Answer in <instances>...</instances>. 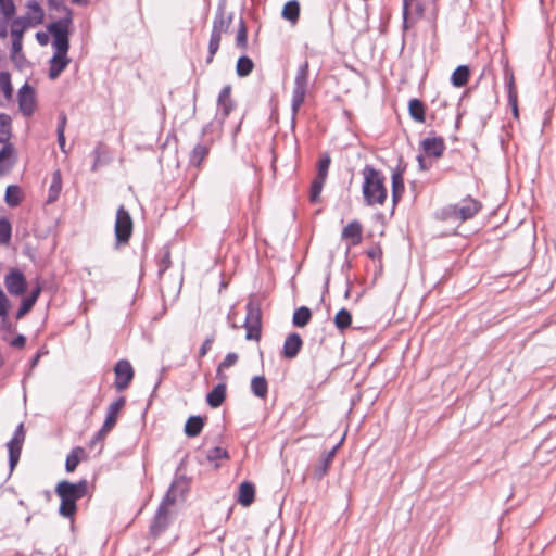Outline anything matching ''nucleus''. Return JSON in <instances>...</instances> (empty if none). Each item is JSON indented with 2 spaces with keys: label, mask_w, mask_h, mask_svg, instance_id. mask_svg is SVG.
Listing matches in <instances>:
<instances>
[{
  "label": "nucleus",
  "mask_w": 556,
  "mask_h": 556,
  "mask_svg": "<svg viewBox=\"0 0 556 556\" xmlns=\"http://www.w3.org/2000/svg\"><path fill=\"white\" fill-rule=\"evenodd\" d=\"M312 318V312L306 306L296 308L292 316V323L295 327H305Z\"/></svg>",
  "instance_id": "c85d7f7f"
},
{
  "label": "nucleus",
  "mask_w": 556,
  "mask_h": 556,
  "mask_svg": "<svg viewBox=\"0 0 556 556\" xmlns=\"http://www.w3.org/2000/svg\"><path fill=\"white\" fill-rule=\"evenodd\" d=\"M293 455H294V454H280V456H281V460H282V466H283L285 471H286L287 473H289V472H290V467H289V465H288L289 457H292Z\"/></svg>",
  "instance_id": "680f3d73"
},
{
  "label": "nucleus",
  "mask_w": 556,
  "mask_h": 556,
  "mask_svg": "<svg viewBox=\"0 0 556 556\" xmlns=\"http://www.w3.org/2000/svg\"><path fill=\"white\" fill-rule=\"evenodd\" d=\"M336 455L337 454H324V457H321L318 464L313 468V479L320 481L327 475Z\"/></svg>",
  "instance_id": "4be33fe9"
},
{
  "label": "nucleus",
  "mask_w": 556,
  "mask_h": 556,
  "mask_svg": "<svg viewBox=\"0 0 556 556\" xmlns=\"http://www.w3.org/2000/svg\"><path fill=\"white\" fill-rule=\"evenodd\" d=\"M25 343H26V338L25 336L23 334H18L16 336L11 342V346L13 348H16V349H23L25 346Z\"/></svg>",
  "instance_id": "5fc2aeb1"
},
{
  "label": "nucleus",
  "mask_w": 556,
  "mask_h": 556,
  "mask_svg": "<svg viewBox=\"0 0 556 556\" xmlns=\"http://www.w3.org/2000/svg\"><path fill=\"white\" fill-rule=\"evenodd\" d=\"M10 137V124L2 121L0 125V142H5Z\"/></svg>",
  "instance_id": "864d4df0"
},
{
  "label": "nucleus",
  "mask_w": 556,
  "mask_h": 556,
  "mask_svg": "<svg viewBox=\"0 0 556 556\" xmlns=\"http://www.w3.org/2000/svg\"><path fill=\"white\" fill-rule=\"evenodd\" d=\"M24 440V426L23 424H20L14 432L13 438L7 443L8 452H21Z\"/></svg>",
  "instance_id": "cd10ccee"
},
{
  "label": "nucleus",
  "mask_w": 556,
  "mask_h": 556,
  "mask_svg": "<svg viewBox=\"0 0 556 556\" xmlns=\"http://www.w3.org/2000/svg\"><path fill=\"white\" fill-rule=\"evenodd\" d=\"M308 70L309 64L308 61H304L298 68L296 75L294 77V87L292 90V101H291V110H292V118H295L300 108L305 101L307 86H308Z\"/></svg>",
  "instance_id": "39448f33"
},
{
  "label": "nucleus",
  "mask_w": 556,
  "mask_h": 556,
  "mask_svg": "<svg viewBox=\"0 0 556 556\" xmlns=\"http://www.w3.org/2000/svg\"><path fill=\"white\" fill-rule=\"evenodd\" d=\"M247 315L244 320L245 339L258 341L261 338V318L262 312L257 303L249 301L247 303Z\"/></svg>",
  "instance_id": "423d86ee"
},
{
  "label": "nucleus",
  "mask_w": 556,
  "mask_h": 556,
  "mask_svg": "<svg viewBox=\"0 0 556 556\" xmlns=\"http://www.w3.org/2000/svg\"><path fill=\"white\" fill-rule=\"evenodd\" d=\"M114 232L118 244L127 243L131 237L132 219L129 212L124 207V205H121L117 208Z\"/></svg>",
  "instance_id": "0eeeda50"
},
{
  "label": "nucleus",
  "mask_w": 556,
  "mask_h": 556,
  "mask_svg": "<svg viewBox=\"0 0 556 556\" xmlns=\"http://www.w3.org/2000/svg\"><path fill=\"white\" fill-rule=\"evenodd\" d=\"M28 27H30V26L28 24H26L23 20H21L20 17L15 18L12 23V28H11L12 39H21L22 40L23 34Z\"/></svg>",
  "instance_id": "ea45409f"
},
{
  "label": "nucleus",
  "mask_w": 556,
  "mask_h": 556,
  "mask_svg": "<svg viewBox=\"0 0 556 556\" xmlns=\"http://www.w3.org/2000/svg\"><path fill=\"white\" fill-rule=\"evenodd\" d=\"M36 38H37L38 42L42 46L48 43V35L45 33H37Z\"/></svg>",
  "instance_id": "0e129e2a"
},
{
  "label": "nucleus",
  "mask_w": 556,
  "mask_h": 556,
  "mask_svg": "<svg viewBox=\"0 0 556 556\" xmlns=\"http://www.w3.org/2000/svg\"><path fill=\"white\" fill-rule=\"evenodd\" d=\"M8 291L13 295H22L25 293L27 283L26 279L20 270H12L7 275L4 280Z\"/></svg>",
  "instance_id": "ddd939ff"
},
{
  "label": "nucleus",
  "mask_w": 556,
  "mask_h": 556,
  "mask_svg": "<svg viewBox=\"0 0 556 556\" xmlns=\"http://www.w3.org/2000/svg\"><path fill=\"white\" fill-rule=\"evenodd\" d=\"M506 86L508 99L514 101V98L517 97V89L515 86L514 75L511 73L506 74Z\"/></svg>",
  "instance_id": "09e8293b"
},
{
  "label": "nucleus",
  "mask_w": 556,
  "mask_h": 556,
  "mask_svg": "<svg viewBox=\"0 0 556 556\" xmlns=\"http://www.w3.org/2000/svg\"><path fill=\"white\" fill-rule=\"evenodd\" d=\"M404 179L401 170L392 173V201L395 206L404 193Z\"/></svg>",
  "instance_id": "b1692460"
},
{
  "label": "nucleus",
  "mask_w": 556,
  "mask_h": 556,
  "mask_svg": "<svg viewBox=\"0 0 556 556\" xmlns=\"http://www.w3.org/2000/svg\"><path fill=\"white\" fill-rule=\"evenodd\" d=\"M206 459L210 462L219 459H230V454H206Z\"/></svg>",
  "instance_id": "bf43d9fd"
},
{
  "label": "nucleus",
  "mask_w": 556,
  "mask_h": 556,
  "mask_svg": "<svg viewBox=\"0 0 556 556\" xmlns=\"http://www.w3.org/2000/svg\"><path fill=\"white\" fill-rule=\"evenodd\" d=\"M71 60L67 58V53H60L54 51L53 56L50 60L49 78L54 80L67 67Z\"/></svg>",
  "instance_id": "f3484780"
},
{
  "label": "nucleus",
  "mask_w": 556,
  "mask_h": 556,
  "mask_svg": "<svg viewBox=\"0 0 556 556\" xmlns=\"http://www.w3.org/2000/svg\"><path fill=\"white\" fill-rule=\"evenodd\" d=\"M62 189V180L60 172H55L52 177V182L49 189L48 202H53L58 199Z\"/></svg>",
  "instance_id": "c9c22d12"
},
{
  "label": "nucleus",
  "mask_w": 556,
  "mask_h": 556,
  "mask_svg": "<svg viewBox=\"0 0 556 556\" xmlns=\"http://www.w3.org/2000/svg\"><path fill=\"white\" fill-rule=\"evenodd\" d=\"M508 103L511 106L513 114L515 117H518V103H517V97L514 98V101L511 99H508Z\"/></svg>",
  "instance_id": "e2e57ef3"
},
{
  "label": "nucleus",
  "mask_w": 556,
  "mask_h": 556,
  "mask_svg": "<svg viewBox=\"0 0 556 556\" xmlns=\"http://www.w3.org/2000/svg\"><path fill=\"white\" fill-rule=\"evenodd\" d=\"M226 399V384L224 382L218 383L213 388L211 392L206 395L207 404L213 407H219Z\"/></svg>",
  "instance_id": "5701e85b"
},
{
  "label": "nucleus",
  "mask_w": 556,
  "mask_h": 556,
  "mask_svg": "<svg viewBox=\"0 0 556 556\" xmlns=\"http://www.w3.org/2000/svg\"><path fill=\"white\" fill-rule=\"evenodd\" d=\"M251 391L260 399H265L267 396L268 383L264 376H255L252 378Z\"/></svg>",
  "instance_id": "a878e982"
},
{
  "label": "nucleus",
  "mask_w": 556,
  "mask_h": 556,
  "mask_svg": "<svg viewBox=\"0 0 556 556\" xmlns=\"http://www.w3.org/2000/svg\"><path fill=\"white\" fill-rule=\"evenodd\" d=\"M125 403H126L125 397L119 396L118 399H116L114 402H112L109 405L104 424H103L102 428L100 429V431L98 432L99 437L106 434L115 426V424L117 421V416H118L119 412L122 410V408L125 406Z\"/></svg>",
  "instance_id": "9b49d317"
},
{
  "label": "nucleus",
  "mask_w": 556,
  "mask_h": 556,
  "mask_svg": "<svg viewBox=\"0 0 556 556\" xmlns=\"http://www.w3.org/2000/svg\"><path fill=\"white\" fill-rule=\"evenodd\" d=\"M469 79V68L466 65L458 66L452 74L451 81L455 87H463Z\"/></svg>",
  "instance_id": "7c9ffc66"
},
{
  "label": "nucleus",
  "mask_w": 556,
  "mask_h": 556,
  "mask_svg": "<svg viewBox=\"0 0 556 556\" xmlns=\"http://www.w3.org/2000/svg\"><path fill=\"white\" fill-rule=\"evenodd\" d=\"M237 361L238 354L233 352L228 353L223 359V362L218 365L217 375H219L223 369L233 366L237 363Z\"/></svg>",
  "instance_id": "49530a36"
},
{
  "label": "nucleus",
  "mask_w": 556,
  "mask_h": 556,
  "mask_svg": "<svg viewBox=\"0 0 556 556\" xmlns=\"http://www.w3.org/2000/svg\"><path fill=\"white\" fill-rule=\"evenodd\" d=\"M0 10L5 18H11L15 13V5L12 0H0Z\"/></svg>",
  "instance_id": "de8ad7c7"
},
{
  "label": "nucleus",
  "mask_w": 556,
  "mask_h": 556,
  "mask_svg": "<svg viewBox=\"0 0 556 556\" xmlns=\"http://www.w3.org/2000/svg\"><path fill=\"white\" fill-rule=\"evenodd\" d=\"M352 324V315L346 308H341L334 316V325L340 331L350 328Z\"/></svg>",
  "instance_id": "473e14b6"
},
{
  "label": "nucleus",
  "mask_w": 556,
  "mask_h": 556,
  "mask_svg": "<svg viewBox=\"0 0 556 556\" xmlns=\"http://www.w3.org/2000/svg\"><path fill=\"white\" fill-rule=\"evenodd\" d=\"M21 454H9V469L12 472L20 462Z\"/></svg>",
  "instance_id": "6e6d98bb"
},
{
  "label": "nucleus",
  "mask_w": 556,
  "mask_h": 556,
  "mask_svg": "<svg viewBox=\"0 0 556 556\" xmlns=\"http://www.w3.org/2000/svg\"><path fill=\"white\" fill-rule=\"evenodd\" d=\"M222 35L211 33V38L208 42V56L206 59L207 63H211L213 61L214 55L219 49Z\"/></svg>",
  "instance_id": "79ce46f5"
},
{
  "label": "nucleus",
  "mask_w": 556,
  "mask_h": 556,
  "mask_svg": "<svg viewBox=\"0 0 556 556\" xmlns=\"http://www.w3.org/2000/svg\"><path fill=\"white\" fill-rule=\"evenodd\" d=\"M417 161H418L420 169L426 170L429 168V166L426 164V160H425L424 155H418Z\"/></svg>",
  "instance_id": "338daca9"
},
{
  "label": "nucleus",
  "mask_w": 556,
  "mask_h": 556,
  "mask_svg": "<svg viewBox=\"0 0 556 556\" xmlns=\"http://www.w3.org/2000/svg\"><path fill=\"white\" fill-rule=\"evenodd\" d=\"M282 17L295 24L300 16V3L296 0L288 1L282 9Z\"/></svg>",
  "instance_id": "bb28decb"
},
{
  "label": "nucleus",
  "mask_w": 556,
  "mask_h": 556,
  "mask_svg": "<svg viewBox=\"0 0 556 556\" xmlns=\"http://www.w3.org/2000/svg\"><path fill=\"white\" fill-rule=\"evenodd\" d=\"M27 11L24 16L20 17L26 24L34 27L42 23L43 10L37 0H29L26 4Z\"/></svg>",
  "instance_id": "2eb2a0df"
},
{
  "label": "nucleus",
  "mask_w": 556,
  "mask_h": 556,
  "mask_svg": "<svg viewBox=\"0 0 556 556\" xmlns=\"http://www.w3.org/2000/svg\"><path fill=\"white\" fill-rule=\"evenodd\" d=\"M35 304L33 302H30L29 300L27 299H24L22 301V304H21V307L18 308L17 313H16V319H21L23 318L26 314H28L30 312V309L33 308Z\"/></svg>",
  "instance_id": "8fccbe9b"
},
{
  "label": "nucleus",
  "mask_w": 556,
  "mask_h": 556,
  "mask_svg": "<svg viewBox=\"0 0 556 556\" xmlns=\"http://www.w3.org/2000/svg\"><path fill=\"white\" fill-rule=\"evenodd\" d=\"M18 105L20 110L23 112L24 115H31L35 110V93L34 89L28 85L25 84L18 92Z\"/></svg>",
  "instance_id": "4468645a"
},
{
  "label": "nucleus",
  "mask_w": 556,
  "mask_h": 556,
  "mask_svg": "<svg viewBox=\"0 0 556 556\" xmlns=\"http://www.w3.org/2000/svg\"><path fill=\"white\" fill-rule=\"evenodd\" d=\"M215 338L214 336H210L207 337L204 342L202 343L200 350H199V357L202 358L204 357L208 351L212 349V345H213V342H214Z\"/></svg>",
  "instance_id": "3c124183"
},
{
  "label": "nucleus",
  "mask_w": 556,
  "mask_h": 556,
  "mask_svg": "<svg viewBox=\"0 0 556 556\" xmlns=\"http://www.w3.org/2000/svg\"><path fill=\"white\" fill-rule=\"evenodd\" d=\"M172 265L170 250L168 247H164L161 250L160 258L157 262L159 275H163Z\"/></svg>",
  "instance_id": "e433bc0d"
},
{
  "label": "nucleus",
  "mask_w": 556,
  "mask_h": 556,
  "mask_svg": "<svg viewBox=\"0 0 556 556\" xmlns=\"http://www.w3.org/2000/svg\"><path fill=\"white\" fill-rule=\"evenodd\" d=\"M115 381L114 387L117 391H123L128 388L134 379V368L126 359L118 361L114 366Z\"/></svg>",
  "instance_id": "1a4fd4ad"
},
{
  "label": "nucleus",
  "mask_w": 556,
  "mask_h": 556,
  "mask_svg": "<svg viewBox=\"0 0 556 556\" xmlns=\"http://www.w3.org/2000/svg\"><path fill=\"white\" fill-rule=\"evenodd\" d=\"M5 202L9 206H16L21 202V191L18 186L10 185L5 190Z\"/></svg>",
  "instance_id": "f704fd0d"
},
{
  "label": "nucleus",
  "mask_w": 556,
  "mask_h": 556,
  "mask_svg": "<svg viewBox=\"0 0 556 556\" xmlns=\"http://www.w3.org/2000/svg\"><path fill=\"white\" fill-rule=\"evenodd\" d=\"M88 493V481L81 479L77 482L62 480L55 486V494L60 497L61 503L59 514L68 519H73L77 513V502L85 497Z\"/></svg>",
  "instance_id": "f257e3e1"
},
{
  "label": "nucleus",
  "mask_w": 556,
  "mask_h": 556,
  "mask_svg": "<svg viewBox=\"0 0 556 556\" xmlns=\"http://www.w3.org/2000/svg\"><path fill=\"white\" fill-rule=\"evenodd\" d=\"M255 500V485L251 481H243L239 484L237 502L249 507Z\"/></svg>",
  "instance_id": "6ab92c4d"
},
{
  "label": "nucleus",
  "mask_w": 556,
  "mask_h": 556,
  "mask_svg": "<svg viewBox=\"0 0 556 556\" xmlns=\"http://www.w3.org/2000/svg\"><path fill=\"white\" fill-rule=\"evenodd\" d=\"M481 206L478 200L467 197L452 207V214L460 220H467L472 218L481 210Z\"/></svg>",
  "instance_id": "9d476101"
},
{
  "label": "nucleus",
  "mask_w": 556,
  "mask_h": 556,
  "mask_svg": "<svg viewBox=\"0 0 556 556\" xmlns=\"http://www.w3.org/2000/svg\"><path fill=\"white\" fill-rule=\"evenodd\" d=\"M415 3V0H404V15H406L409 8H412Z\"/></svg>",
  "instance_id": "774afa93"
},
{
  "label": "nucleus",
  "mask_w": 556,
  "mask_h": 556,
  "mask_svg": "<svg viewBox=\"0 0 556 556\" xmlns=\"http://www.w3.org/2000/svg\"><path fill=\"white\" fill-rule=\"evenodd\" d=\"M409 114L413 119L419 123L425 122V105L418 99H412L408 104Z\"/></svg>",
  "instance_id": "2f4dec72"
},
{
  "label": "nucleus",
  "mask_w": 556,
  "mask_h": 556,
  "mask_svg": "<svg viewBox=\"0 0 556 556\" xmlns=\"http://www.w3.org/2000/svg\"><path fill=\"white\" fill-rule=\"evenodd\" d=\"M302 345L303 340L301 336L296 332H292L286 338L281 354L287 359H293L301 351Z\"/></svg>",
  "instance_id": "dca6fc26"
},
{
  "label": "nucleus",
  "mask_w": 556,
  "mask_h": 556,
  "mask_svg": "<svg viewBox=\"0 0 556 556\" xmlns=\"http://www.w3.org/2000/svg\"><path fill=\"white\" fill-rule=\"evenodd\" d=\"M0 89L7 98H11L13 88L11 85L10 74L8 72L0 73Z\"/></svg>",
  "instance_id": "c03bdc74"
},
{
  "label": "nucleus",
  "mask_w": 556,
  "mask_h": 556,
  "mask_svg": "<svg viewBox=\"0 0 556 556\" xmlns=\"http://www.w3.org/2000/svg\"><path fill=\"white\" fill-rule=\"evenodd\" d=\"M72 25V13L71 11L66 12V15L58 21L51 23L48 26V30L53 37L52 47L54 51H60V53H67L70 49V27Z\"/></svg>",
  "instance_id": "20e7f679"
},
{
  "label": "nucleus",
  "mask_w": 556,
  "mask_h": 556,
  "mask_svg": "<svg viewBox=\"0 0 556 556\" xmlns=\"http://www.w3.org/2000/svg\"><path fill=\"white\" fill-rule=\"evenodd\" d=\"M362 225L357 220L349 223L342 230V239L351 240V245H356L362 241Z\"/></svg>",
  "instance_id": "412c9836"
},
{
  "label": "nucleus",
  "mask_w": 556,
  "mask_h": 556,
  "mask_svg": "<svg viewBox=\"0 0 556 556\" xmlns=\"http://www.w3.org/2000/svg\"><path fill=\"white\" fill-rule=\"evenodd\" d=\"M58 132V143L62 152L67 153L65 146V131H56Z\"/></svg>",
  "instance_id": "13d9d810"
},
{
  "label": "nucleus",
  "mask_w": 556,
  "mask_h": 556,
  "mask_svg": "<svg viewBox=\"0 0 556 556\" xmlns=\"http://www.w3.org/2000/svg\"><path fill=\"white\" fill-rule=\"evenodd\" d=\"M210 152V149L205 144H197L190 153L189 162L191 165L199 167L205 160Z\"/></svg>",
  "instance_id": "c756f323"
},
{
  "label": "nucleus",
  "mask_w": 556,
  "mask_h": 556,
  "mask_svg": "<svg viewBox=\"0 0 556 556\" xmlns=\"http://www.w3.org/2000/svg\"><path fill=\"white\" fill-rule=\"evenodd\" d=\"M232 22V15L226 16L225 9L219 5L213 21L212 33L223 35L226 33Z\"/></svg>",
  "instance_id": "aec40b11"
},
{
  "label": "nucleus",
  "mask_w": 556,
  "mask_h": 556,
  "mask_svg": "<svg viewBox=\"0 0 556 556\" xmlns=\"http://www.w3.org/2000/svg\"><path fill=\"white\" fill-rule=\"evenodd\" d=\"M88 459V454H67L65 462V470L67 472H74L77 466Z\"/></svg>",
  "instance_id": "4c0bfd02"
},
{
  "label": "nucleus",
  "mask_w": 556,
  "mask_h": 556,
  "mask_svg": "<svg viewBox=\"0 0 556 556\" xmlns=\"http://www.w3.org/2000/svg\"><path fill=\"white\" fill-rule=\"evenodd\" d=\"M236 45L245 50L248 46V31L244 22L241 20L236 36Z\"/></svg>",
  "instance_id": "37998d69"
},
{
  "label": "nucleus",
  "mask_w": 556,
  "mask_h": 556,
  "mask_svg": "<svg viewBox=\"0 0 556 556\" xmlns=\"http://www.w3.org/2000/svg\"><path fill=\"white\" fill-rule=\"evenodd\" d=\"M421 148L426 155L440 157L445 150V143L441 137H427L421 141Z\"/></svg>",
  "instance_id": "a211bd4d"
},
{
  "label": "nucleus",
  "mask_w": 556,
  "mask_h": 556,
  "mask_svg": "<svg viewBox=\"0 0 556 556\" xmlns=\"http://www.w3.org/2000/svg\"><path fill=\"white\" fill-rule=\"evenodd\" d=\"M217 106L219 110V112L217 113V117L219 118L220 123H224L235 108V102L231 98L230 85L224 86L223 89L220 90L217 98Z\"/></svg>",
  "instance_id": "f8f14e48"
},
{
  "label": "nucleus",
  "mask_w": 556,
  "mask_h": 556,
  "mask_svg": "<svg viewBox=\"0 0 556 556\" xmlns=\"http://www.w3.org/2000/svg\"><path fill=\"white\" fill-rule=\"evenodd\" d=\"M254 64L252 60L245 55L240 56L237 62V75L240 77L248 76L253 71Z\"/></svg>",
  "instance_id": "72a5a7b5"
},
{
  "label": "nucleus",
  "mask_w": 556,
  "mask_h": 556,
  "mask_svg": "<svg viewBox=\"0 0 556 556\" xmlns=\"http://www.w3.org/2000/svg\"><path fill=\"white\" fill-rule=\"evenodd\" d=\"M11 238V225L2 218L0 219V243H7Z\"/></svg>",
  "instance_id": "a18cd8bd"
},
{
  "label": "nucleus",
  "mask_w": 556,
  "mask_h": 556,
  "mask_svg": "<svg viewBox=\"0 0 556 556\" xmlns=\"http://www.w3.org/2000/svg\"><path fill=\"white\" fill-rule=\"evenodd\" d=\"M22 49V40L21 39H12V50L13 52H18Z\"/></svg>",
  "instance_id": "69168bd1"
},
{
  "label": "nucleus",
  "mask_w": 556,
  "mask_h": 556,
  "mask_svg": "<svg viewBox=\"0 0 556 556\" xmlns=\"http://www.w3.org/2000/svg\"><path fill=\"white\" fill-rule=\"evenodd\" d=\"M330 163H331L330 156L327 154L323 155L319 159L318 164H317V175H316L317 178L327 179Z\"/></svg>",
  "instance_id": "a19ab883"
},
{
  "label": "nucleus",
  "mask_w": 556,
  "mask_h": 556,
  "mask_svg": "<svg viewBox=\"0 0 556 556\" xmlns=\"http://www.w3.org/2000/svg\"><path fill=\"white\" fill-rule=\"evenodd\" d=\"M188 454L180 460L176 468L174 479L163 496L165 504H175L177 500L185 501L191 489L192 478L186 475Z\"/></svg>",
  "instance_id": "7ed1b4c3"
},
{
  "label": "nucleus",
  "mask_w": 556,
  "mask_h": 556,
  "mask_svg": "<svg viewBox=\"0 0 556 556\" xmlns=\"http://www.w3.org/2000/svg\"><path fill=\"white\" fill-rule=\"evenodd\" d=\"M10 307V303L4 292L0 289V316L5 318L8 315V311Z\"/></svg>",
  "instance_id": "603ef678"
},
{
  "label": "nucleus",
  "mask_w": 556,
  "mask_h": 556,
  "mask_svg": "<svg viewBox=\"0 0 556 556\" xmlns=\"http://www.w3.org/2000/svg\"><path fill=\"white\" fill-rule=\"evenodd\" d=\"M326 179L315 177L309 188V201L316 203L319 200Z\"/></svg>",
  "instance_id": "58836bf2"
},
{
  "label": "nucleus",
  "mask_w": 556,
  "mask_h": 556,
  "mask_svg": "<svg viewBox=\"0 0 556 556\" xmlns=\"http://www.w3.org/2000/svg\"><path fill=\"white\" fill-rule=\"evenodd\" d=\"M66 123H67L66 114L64 112H62L59 115V123H58L56 131H65Z\"/></svg>",
  "instance_id": "4d7b16f0"
},
{
  "label": "nucleus",
  "mask_w": 556,
  "mask_h": 556,
  "mask_svg": "<svg viewBox=\"0 0 556 556\" xmlns=\"http://www.w3.org/2000/svg\"><path fill=\"white\" fill-rule=\"evenodd\" d=\"M40 292H41V286L37 285L36 288L29 294V296H27L26 299L35 304L38 296L40 295Z\"/></svg>",
  "instance_id": "052dcab7"
},
{
  "label": "nucleus",
  "mask_w": 556,
  "mask_h": 556,
  "mask_svg": "<svg viewBox=\"0 0 556 556\" xmlns=\"http://www.w3.org/2000/svg\"><path fill=\"white\" fill-rule=\"evenodd\" d=\"M204 418L201 416H190L185 425V433L189 438L197 437L201 433L204 427Z\"/></svg>",
  "instance_id": "393cba45"
},
{
  "label": "nucleus",
  "mask_w": 556,
  "mask_h": 556,
  "mask_svg": "<svg viewBox=\"0 0 556 556\" xmlns=\"http://www.w3.org/2000/svg\"><path fill=\"white\" fill-rule=\"evenodd\" d=\"M364 178L362 193L367 206L383 205L388 198L383 174L372 165H365L362 170Z\"/></svg>",
  "instance_id": "f03ea898"
},
{
  "label": "nucleus",
  "mask_w": 556,
  "mask_h": 556,
  "mask_svg": "<svg viewBox=\"0 0 556 556\" xmlns=\"http://www.w3.org/2000/svg\"><path fill=\"white\" fill-rule=\"evenodd\" d=\"M172 504H165V501H161L149 527V534L156 539L164 533L169 527L172 519L168 506Z\"/></svg>",
  "instance_id": "6e6552de"
}]
</instances>
